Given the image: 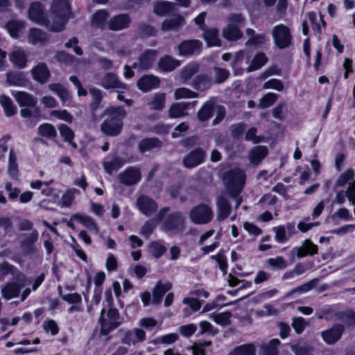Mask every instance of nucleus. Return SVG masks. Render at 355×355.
Segmentation results:
<instances>
[{
	"instance_id": "obj_1",
	"label": "nucleus",
	"mask_w": 355,
	"mask_h": 355,
	"mask_svg": "<svg viewBox=\"0 0 355 355\" xmlns=\"http://www.w3.org/2000/svg\"><path fill=\"white\" fill-rule=\"evenodd\" d=\"M71 17L69 0H53L49 8L50 31H62Z\"/></svg>"
},
{
	"instance_id": "obj_2",
	"label": "nucleus",
	"mask_w": 355,
	"mask_h": 355,
	"mask_svg": "<svg viewBox=\"0 0 355 355\" xmlns=\"http://www.w3.org/2000/svg\"><path fill=\"white\" fill-rule=\"evenodd\" d=\"M126 115L125 111L121 107H110L104 112L107 118L101 124L102 131L110 136H116L121 132L123 126L122 120Z\"/></svg>"
},
{
	"instance_id": "obj_3",
	"label": "nucleus",
	"mask_w": 355,
	"mask_h": 355,
	"mask_svg": "<svg viewBox=\"0 0 355 355\" xmlns=\"http://www.w3.org/2000/svg\"><path fill=\"white\" fill-rule=\"evenodd\" d=\"M245 180V172L239 168H235L225 174L223 182L230 195L236 196L242 191Z\"/></svg>"
},
{
	"instance_id": "obj_4",
	"label": "nucleus",
	"mask_w": 355,
	"mask_h": 355,
	"mask_svg": "<svg viewBox=\"0 0 355 355\" xmlns=\"http://www.w3.org/2000/svg\"><path fill=\"white\" fill-rule=\"evenodd\" d=\"M98 320L101 333L103 335H107L123 322V319L116 309H110L107 312L103 309Z\"/></svg>"
},
{
	"instance_id": "obj_5",
	"label": "nucleus",
	"mask_w": 355,
	"mask_h": 355,
	"mask_svg": "<svg viewBox=\"0 0 355 355\" xmlns=\"http://www.w3.org/2000/svg\"><path fill=\"white\" fill-rule=\"evenodd\" d=\"M245 19L240 14H234L227 18V24L223 30V37L230 41H235L242 37L240 28L244 26Z\"/></svg>"
},
{
	"instance_id": "obj_6",
	"label": "nucleus",
	"mask_w": 355,
	"mask_h": 355,
	"mask_svg": "<svg viewBox=\"0 0 355 355\" xmlns=\"http://www.w3.org/2000/svg\"><path fill=\"white\" fill-rule=\"evenodd\" d=\"M28 17L34 23L45 26L50 31L49 15L44 10V6L40 2L32 3L28 9Z\"/></svg>"
},
{
	"instance_id": "obj_7",
	"label": "nucleus",
	"mask_w": 355,
	"mask_h": 355,
	"mask_svg": "<svg viewBox=\"0 0 355 355\" xmlns=\"http://www.w3.org/2000/svg\"><path fill=\"white\" fill-rule=\"evenodd\" d=\"M272 36L275 45L279 49H285L291 43V34L288 26L284 24H278L272 28Z\"/></svg>"
},
{
	"instance_id": "obj_8",
	"label": "nucleus",
	"mask_w": 355,
	"mask_h": 355,
	"mask_svg": "<svg viewBox=\"0 0 355 355\" xmlns=\"http://www.w3.org/2000/svg\"><path fill=\"white\" fill-rule=\"evenodd\" d=\"M213 211L207 205H200L190 212L191 220L196 224H207L211 220Z\"/></svg>"
},
{
	"instance_id": "obj_9",
	"label": "nucleus",
	"mask_w": 355,
	"mask_h": 355,
	"mask_svg": "<svg viewBox=\"0 0 355 355\" xmlns=\"http://www.w3.org/2000/svg\"><path fill=\"white\" fill-rule=\"evenodd\" d=\"M157 57L156 50H147L139 58V62H135L132 68H138L139 70H146L150 69L154 64Z\"/></svg>"
},
{
	"instance_id": "obj_10",
	"label": "nucleus",
	"mask_w": 355,
	"mask_h": 355,
	"mask_svg": "<svg viewBox=\"0 0 355 355\" xmlns=\"http://www.w3.org/2000/svg\"><path fill=\"white\" fill-rule=\"evenodd\" d=\"M146 338V333L143 329L134 328L125 333L121 341L128 345H135L144 342Z\"/></svg>"
},
{
	"instance_id": "obj_11",
	"label": "nucleus",
	"mask_w": 355,
	"mask_h": 355,
	"mask_svg": "<svg viewBox=\"0 0 355 355\" xmlns=\"http://www.w3.org/2000/svg\"><path fill=\"white\" fill-rule=\"evenodd\" d=\"M275 233V239L277 243H284L288 241L289 237L293 234L295 230V224L288 223L284 225L274 227L272 229Z\"/></svg>"
},
{
	"instance_id": "obj_12",
	"label": "nucleus",
	"mask_w": 355,
	"mask_h": 355,
	"mask_svg": "<svg viewBox=\"0 0 355 355\" xmlns=\"http://www.w3.org/2000/svg\"><path fill=\"white\" fill-rule=\"evenodd\" d=\"M137 205L140 211L148 216L154 213L157 209V204L150 198L142 196L137 200Z\"/></svg>"
},
{
	"instance_id": "obj_13",
	"label": "nucleus",
	"mask_w": 355,
	"mask_h": 355,
	"mask_svg": "<svg viewBox=\"0 0 355 355\" xmlns=\"http://www.w3.org/2000/svg\"><path fill=\"white\" fill-rule=\"evenodd\" d=\"M205 156V151L201 148H196L184 159V164L187 168L195 167L203 162Z\"/></svg>"
},
{
	"instance_id": "obj_14",
	"label": "nucleus",
	"mask_w": 355,
	"mask_h": 355,
	"mask_svg": "<svg viewBox=\"0 0 355 355\" xmlns=\"http://www.w3.org/2000/svg\"><path fill=\"white\" fill-rule=\"evenodd\" d=\"M172 287L169 282L158 281L153 291L152 302L154 304L161 303L163 295L168 292Z\"/></svg>"
},
{
	"instance_id": "obj_15",
	"label": "nucleus",
	"mask_w": 355,
	"mask_h": 355,
	"mask_svg": "<svg viewBox=\"0 0 355 355\" xmlns=\"http://www.w3.org/2000/svg\"><path fill=\"white\" fill-rule=\"evenodd\" d=\"M184 24V19L180 15H175L166 19L162 24L161 28L164 32L173 31L179 29Z\"/></svg>"
},
{
	"instance_id": "obj_16",
	"label": "nucleus",
	"mask_w": 355,
	"mask_h": 355,
	"mask_svg": "<svg viewBox=\"0 0 355 355\" xmlns=\"http://www.w3.org/2000/svg\"><path fill=\"white\" fill-rule=\"evenodd\" d=\"M184 228V220L179 214H175L170 216L164 225V229L166 231L181 232Z\"/></svg>"
},
{
	"instance_id": "obj_17",
	"label": "nucleus",
	"mask_w": 355,
	"mask_h": 355,
	"mask_svg": "<svg viewBox=\"0 0 355 355\" xmlns=\"http://www.w3.org/2000/svg\"><path fill=\"white\" fill-rule=\"evenodd\" d=\"M202 44L198 40H190L182 42L179 45L180 54L189 55L198 53L201 49Z\"/></svg>"
},
{
	"instance_id": "obj_18",
	"label": "nucleus",
	"mask_w": 355,
	"mask_h": 355,
	"mask_svg": "<svg viewBox=\"0 0 355 355\" xmlns=\"http://www.w3.org/2000/svg\"><path fill=\"white\" fill-rule=\"evenodd\" d=\"M343 327L338 324L322 333V336L325 343L333 344L338 340L343 334Z\"/></svg>"
},
{
	"instance_id": "obj_19",
	"label": "nucleus",
	"mask_w": 355,
	"mask_h": 355,
	"mask_svg": "<svg viewBox=\"0 0 355 355\" xmlns=\"http://www.w3.org/2000/svg\"><path fill=\"white\" fill-rule=\"evenodd\" d=\"M293 251L298 257L302 258L306 255H313L317 254L318 247L310 240L306 239L300 247L294 248Z\"/></svg>"
},
{
	"instance_id": "obj_20",
	"label": "nucleus",
	"mask_w": 355,
	"mask_h": 355,
	"mask_svg": "<svg viewBox=\"0 0 355 355\" xmlns=\"http://www.w3.org/2000/svg\"><path fill=\"white\" fill-rule=\"evenodd\" d=\"M34 80L43 84L48 81L50 72L45 64L39 63L31 70Z\"/></svg>"
},
{
	"instance_id": "obj_21",
	"label": "nucleus",
	"mask_w": 355,
	"mask_h": 355,
	"mask_svg": "<svg viewBox=\"0 0 355 355\" xmlns=\"http://www.w3.org/2000/svg\"><path fill=\"white\" fill-rule=\"evenodd\" d=\"M159 79L153 75H146L137 81L138 88L143 92H148L150 89L158 87Z\"/></svg>"
},
{
	"instance_id": "obj_22",
	"label": "nucleus",
	"mask_w": 355,
	"mask_h": 355,
	"mask_svg": "<svg viewBox=\"0 0 355 355\" xmlns=\"http://www.w3.org/2000/svg\"><path fill=\"white\" fill-rule=\"evenodd\" d=\"M101 86L105 89H125V85L123 84L118 77L112 73H107L101 80Z\"/></svg>"
},
{
	"instance_id": "obj_23",
	"label": "nucleus",
	"mask_w": 355,
	"mask_h": 355,
	"mask_svg": "<svg viewBox=\"0 0 355 355\" xmlns=\"http://www.w3.org/2000/svg\"><path fill=\"white\" fill-rule=\"evenodd\" d=\"M141 175L138 169L129 168L124 173L120 174L119 178L121 182L131 185L137 183L140 180Z\"/></svg>"
},
{
	"instance_id": "obj_24",
	"label": "nucleus",
	"mask_w": 355,
	"mask_h": 355,
	"mask_svg": "<svg viewBox=\"0 0 355 355\" xmlns=\"http://www.w3.org/2000/svg\"><path fill=\"white\" fill-rule=\"evenodd\" d=\"M12 96L21 107H34L37 104V99L26 92H17Z\"/></svg>"
},
{
	"instance_id": "obj_25",
	"label": "nucleus",
	"mask_w": 355,
	"mask_h": 355,
	"mask_svg": "<svg viewBox=\"0 0 355 355\" xmlns=\"http://www.w3.org/2000/svg\"><path fill=\"white\" fill-rule=\"evenodd\" d=\"M130 18L128 15H119L114 17L108 23L111 30L119 31L128 27L130 23Z\"/></svg>"
},
{
	"instance_id": "obj_26",
	"label": "nucleus",
	"mask_w": 355,
	"mask_h": 355,
	"mask_svg": "<svg viewBox=\"0 0 355 355\" xmlns=\"http://www.w3.org/2000/svg\"><path fill=\"white\" fill-rule=\"evenodd\" d=\"M9 58L13 65L19 69H23L26 65V55L21 49H14L10 54Z\"/></svg>"
},
{
	"instance_id": "obj_27",
	"label": "nucleus",
	"mask_w": 355,
	"mask_h": 355,
	"mask_svg": "<svg viewBox=\"0 0 355 355\" xmlns=\"http://www.w3.org/2000/svg\"><path fill=\"white\" fill-rule=\"evenodd\" d=\"M168 211L167 209H163L159 211L156 217L152 220H148L140 230V234L144 236H148L153 231L158 223L163 216Z\"/></svg>"
},
{
	"instance_id": "obj_28",
	"label": "nucleus",
	"mask_w": 355,
	"mask_h": 355,
	"mask_svg": "<svg viewBox=\"0 0 355 355\" xmlns=\"http://www.w3.org/2000/svg\"><path fill=\"white\" fill-rule=\"evenodd\" d=\"M196 102L189 103H173L168 110V115L171 118H179L187 114V110L189 105L194 106Z\"/></svg>"
},
{
	"instance_id": "obj_29",
	"label": "nucleus",
	"mask_w": 355,
	"mask_h": 355,
	"mask_svg": "<svg viewBox=\"0 0 355 355\" xmlns=\"http://www.w3.org/2000/svg\"><path fill=\"white\" fill-rule=\"evenodd\" d=\"M268 154L266 146H258L254 148L249 153L248 157L251 164L258 165Z\"/></svg>"
},
{
	"instance_id": "obj_30",
	"label": "nucleus",
	"mask_w": 355,
	"mask_h": 355,
	"mask_svg": "<svg viewBox=\"0 0 355 355\" xmlns=\"http://www.w3.org/2000/svg\"><path fill=\"white\" fill-rule=\"evenodd\" d=\"M217 219L223 220L230 214L231 208L227 201L223 197H218L216 201Z\"/></svg>"
},
{
	"instance_id": "obj_31",
	"label": "nucleus",
	"mask_w": 355,
	"mask_h": 355,
	"mask_svg": "<svg viewBox=\"0 0 355 355\" xmlns=\"http://www.w3.org/2000/svg\"><path fill=\"white\" fill-rule=\"evenodd\" d=\"M179 60L173 58L170 55H165L158 62L159 68L164 71H171L180 66Z\"/></svg>"
},
{
	"instance_id": "obj_32",
	"label": "nucleus",
	"mask_w": 355,
	"mask_h": 355,
	"mask_svg": "<svg viewBox=\"0 0 355 355\" xmlns=\"http://www.w3.org/2000/svg\"><path fill=\"white\" fill-rule=\"evenodd\" d=\"M6 26L10 35L13 38L18 37L23 33L25 28L24 22L17 20L8 21Z\"/></svg>"
},
{
	"instance_id": "obj_33",
	"label": "nucleus",
	"mask_w": 355,
	"mask_h": 355,
	"mask_svg": "<svg viewBox=\"0 0 355 355\" xmlns=\"http://www.w3.org/2000/svg\"><path fill=\"white\" fill-rule=\"evenodd\" d=\"M27 38L31 44H42L46 40V34L39 28H32L28 31Z\"/></svg>"
},
{
	"instance_id": "obj_34",
	"label": "nucleus",
	"mask_w": 355,
	"mask_h": 355,
	"mask_svg": "<svg viewBox=\"0 0 355 355\" xmlns=\"http://www.w3.org/2000/svg\"><path fill=\"white\" fill-rule=\"evenodd\" d=\"M0 104L3 107L6 116L9 117L17 114V108L10 97L6 95H1Z\"/></svg>"
},
{
	"instance_id": "obj_35",
	"label": "nucleus",
	"mask_w": 355,
	"mask_h": 355,
	"mask_svg": "<svg viewBox=\"0 0 355 355\" xmlns=\"http://www.w3.org/2000/svg\"><path fill=\"white\" fill-rule=\"evenodd\" d=\"M174 4L166 1H156L153 4V12L159 16H164L173 10Z\"/></svg>"
},
{
	"instance_id": "obj_36",
	"label": "nucleus",
	"mask_w": 355,
	"mask_h": 355,
	"mask_svg": "<svg viewBox=\"0 0 355 355\" xmlns=\"http://www.w3.org/2000/svg\"><path fill=\"white\" fill-rule=\"evenodd\" d=\"M21 286L16 283H8L1 288V294L6 300L16 297L19 293Z\"/></svg>"
},
{
	"instance_id": "obj_37",
	"label": "nucleus",
	"mask_w": 355,
	"mask_h": 355,
	"mask_svg": "<svg viewBox=\"0 0 355 355\" xmlns=\"http://www.w3.org/2000/svg\"><path fill=\"white\" fill-rule=\"evenodd\" d=\"M204 40L209 46H219L220 40L218 37V30L214 28L207 30L203 34Z\"/></svg>"
},
{
	"instance_id": "obj_38",
	"label": "nucleus",
	"mask_w": 355,
	"mask_h": 355,
	"mask_svg": "<svg viewBox=\"0 0 355 355\" xmlns=\"http://www.w3.org/2000/svg\"><path fill=\"white\" fill-rule=\"evenodd\" d=\"M268 61V58L263 53L256 54L252 58L250 64L247 68V71L250 72L262 67Z\"/></svg>"
},
{
	"instance_id": "obj_39",
	"label": "nucleus",
	"mask_w": 355,
	"mask_h": 355,
	"mask_svg": "<svg viewBox=\"0 0 355 355\" xmlns=\"http://www.w3.org/2000/svg\"><path fill=\"white\" fill-rule=\"evenodd\" d=\"M37 133L40 136L48 139L55 138L57 135V131L54 126L48 123L41 124L37 128Z\"/></svg>"
},
{
	"instance_id": "obj_40",
	"label": "nucleus",
	"mask_w": 355,
	"mask_h": 355,
	"mask_svg": "<svg viewBox=\"0 0 355 355\" xmlns=\"http://www.w3.org/2000/svg\"><path fill=\"white\" fill-rule=\"evenodd\" d=\"M50 90L53 92L62 101L66 103L69 100V94L66 88L60 84H50L49 85Z\"/></svg>"
},
{
	"instance_id": "obj_41",
	"label": "nucleus",
	"mask_w": 355,
	"mask_h": 355,
	"mask_svg": "<svg viewBox=\"0 0 355 355\" xmlns=\"http://www.w3.org/2000/svg\"><path fill=\"white\" fill-rule=\"evenodd\" d=\"M78 193L79 191L75 188L67 190L60 199V205L62 207H70L75 199L76 195Z\"/></svg>"
},
{
	"instance_id": "obj_42",
	"label": "nucleus",
	"mask_w": 355,
	"mask_h": 355,
	"mask_svg": "<svg viewBox=\"0 0 355 355\" xmlns=\"http://www.w3.org/2000/svg\"><path fill=\"white\" fill-rule=\"evenodd\" d=\"M8 173L12 178H17L18 165L16 161L15 153L12 149L9 152Z\"/></svg>"
},
{
	"instance_id": "obj_43",
	"label": "nucleus",
	"mask_w": 355,
	"mask_h": 355,
	"mask_svg": "<svg viewBox=\"0 0 355 355\" xmlns=\"http://www.w3.org/2000/svg\"><path fill=\"white\" fill-rule=\"evenodd\" d=\"M58 130L60 131V135L64 138V139L68 142L69 144L71 145L73 148H76L77 145L75 142L73 141L74 134L71 129L67 125L62 124L59 126Z\"/></svg>"
},
{
	"instance_id": "obj_44",
	"label": "nucleus",
	"mask_w": 355,
	"mask_h": 355,
	"mask_svg": "<svg viewBox=\"0 0 355 355\" xmlns=\"http://www.w3.org/2000/svg\"><path fill=\"white\" fill-rule=\"evenodd\" d=\"M148 251L155 258H159L165 252L166 248L162 243L154 241L149 244Z\"/></svg>"
},
{
	"instance_id": "obj_45",
	"label": "nucleus",
	"mask_w": 355,
	"mask_h": 355,
	"mask_svg": "<svg viewBox=\"0 0 355 355\" xmlns=\"http://www.w3.org/2000/svg\"><path fill=\"white\" fill-rule=\"evenodd\" d=\"M232 314L229 311H225L217 314H211L210 318L218 324L227 326L230 324Z\"/></svg>"
},
{
	"instance_id": "obj_46",
	"label": "nucleus",
	"mask_w": 355,
	"mask_h": 355,
	"mask_svg": "<svg viewBox=\"0 0 355 355\" xmlns=\"http://www.w3.org/2000/svg\"><path fill=\"white\" fill-rule=\"evenodd\" d=\"M307 18L309 23L312 26L313 29L317 30L318 31H320L321 26H324L325 23L323 21V19L320 15L319 18L318 19V15L315 12H309L307 14Z\"/></svg>"
},
{
	"instance_id": "obj_47",
	"label": "nucleus",
	"mask_w": 355,
	"mask_h": 355,
	"mask_svg": "<svg viewBox=\"0 0 355 355\" xmlns=\"http://www.w3.org/2000/svg\"><path fill=\"white\" fill-rule=\"evenodd\" d=\"M166 95L164 93H157L154 95L152 101L150 103L152 110H162L165 105Z\"/></svg>"
},
{
	"instance_id": "obj_48",
	"label": "nucleus",
	"mask_w": 355,
	"mask_h": 355,
	"mask_svg": "<svg viewBox=\"0 0 355 355\" xmlns=\"http://www.w3.org/2000/svg\"><path fill=\"white\" fill-rule=\"evenodd\" d=\"M159 146V141L155 138H149L143 139L139 144V150L141 152L148 151Z\"/></svg>"
},
{
	"instance_id": "obj_49",
	"label": "nucleus",
	"mask_w": 355,
	"mask_h": 355,
	"mask_svg": "<svg viewBox=\"0 0 355 355\" xmlns=\"http://www.w3.org/2000/svg\"><path fill=\"white\" fill-rule=\"evenodd\" d=\"M278 96L272 92H269L264 95L259 101V107L264 109L270 107L277 100Z\"/></svg>"
},
{
	"instance_id": "obj_50",
	"label": "nucleus",
	"mask_w": 355,
	"mask_h": 355,
	"mask_svg": "<svg viewBox=\"0 0 355 355\" xmlns=\"http://www.w3.org/2000/svg\"><path fill=\"white\" fill-rule=\"evenodd\" d=\"M175 98L176 100L182 98H193L198 96V94L185 87H180L175 91Z\"/></svg>"
},
{
	"instance_id": "obj_51",
	"label": "nucleus",
	"mask_w": 355,
	"mask_h": 355,
	"mask_svg": "<svg viewBox=\"0 0 355 355\" xmlns=\"http://www.w3.org/2000/svg\"><path fill=\"white\" fill-rule=\"evenodd\" d=\"M280 341L278 339H272L268 344L261 346L265 355H277V346Z\"/></svg>"
},
{
	"instance_id": "obj_52",
	"label": "nucleus",
	"mask_w": 355,
	"mask_h": 355,
	"mask_svg": "<svg viewBox=\"0 0 355 355\" xmlns=\"http://www.w3.org/2000/svg\"><path fill=\"white\" fill-rule=\"evenodd\" d=\"M125 164V162L119 157L114 158L112 162H104V168L108 173H112L114 171L117 170Z\"/></svg>"
},
{
	"instance_id": "obj_53",
	"label": "nucleus",
	"mask_w": 355,
	"mask_h": 355,
	"mask_svg": "<svg viewBox=\"0 0 355 355\" xmlns=\"http://www.w3.org/2000/svg\"><path fill=\"white\" fill-rule=\"evenodd\" d=\"M284 86L282 80L276 78H271L263 85V89H275L278 92H281L284 89Z\"/></svg>"
},
{
	"instance_id": "obj_54",
	"label": "nucleus",
	"mask_w": 355,
	"mask_h": 355,
	"mask_svg": "<svg viewBox=\"0 0 355 355\" xmlns=\"http://www.w3.org/2000/svg\"><path fill=\"white\" fill-rule=\"evenodd\" d=\"M355 178V172L354 170L348 169L342 173L336 181V185L343 187L349 180H354Z\"/></svg>"
},
{
	"instance_id": "obj_55",
	"label": "nucleus",
	"mask_w": 355,
	"mask_h": 355,
	"mask_svg": "<svg viewBox=\"0 0 355 355\" xmlns=\"http://www.w3.org/2000/svg\"><path fill=\"white\" fill-rule=\"evenodd\" d=\"M197 65L194 64H188L184 67L180 72V78L183 81L189 80L197 71Z\"/></svg>"
},
{
	"instance_id": "obj_56",
	"label": "nucleus",
	"mask_w": 355,
	"mask_h": 355,
	"mask_svg": "<svg viewBox=\"0 0 355 355\" xmlns=\"http://www.w3.org/2000/svg\"><path fill=\"white\" fill-rule=\"evenodd\" d=\"M214 106L211 103H206L198 113V119L204 121L209 119L213 111Z\"/></svg>"
},
{
	"instance_id": "obj_57",
	"label": "nucleus",
	"mask_w": 355,
	"mask_h": 355,
	"mask_svg": "<svg viewBox=\"0 0 355 355\" xmlns=\"http://www.w3.org/2000/svg\"><path fill=\"white\" fill-rule=\"evenodd\" d=\"M107 15H108L105 10H99L94 15L92 18V24L95 26H103L107 18Z\"/></svg>"
},
{
	"instance_id": "obj_58",
	"label": "nucleus",
	"mask_w": 355,
	"mask_h": 355,
	"mask_svg": "<svg viewBox=\"0 0 355 355\" xmlns=\"http://www.w3.org/2000/svg\"><path fill=\"white\" fill-rule=\"evenodd\" d=\"M255 347L253 345H244L234 351V355H254Z\"/></svg>"
},
{
	"instance_id": "obj_59",
	"label": "nucleus",
	"mask_w": 355,
	"mask_h": 355,
	"mask_svg": "<svg viewBox=\"0 0 355 355\" xmlns=\"http://www.w3.org/2000/svg\"><path fill=\"white\" fill-rule=\"evenodd\" d=\"M179 338V336L176 333H171L162 336L157 338V343H162L164 345H171L176 342Z\"/></svg>"
},
{
	"instance_id": "obj_60",
	"label": "nucleus",
	"mask_w": 355,
	"mask_h": 355,
	"mask_svg": "<svg viewBox=\"0 0 355 355\" xmlns=\"http://www.w3.org/2000/svg\"><path fill=\"white\" fill-rule=\"evenodd\" d=\"M50 115L68 123H71L73 119L72 116L66 110H53L51 112Z\"/></svg>"
},
{
	"instance_id": "obj_61",
	"label": "nucleus",
	"mask_w": 355,
	"mask_h": 355,
	"mask_svg": "<svg viewBox=\"0 0 355 355\" xmlns=\"http://www.w3.org/2000/svg\"><path fill=\"white\" fill-rule=\"evenodd\" d=\"M268 264L276 269H284L286 267V261L282 257H277L275 258H270L268 260Z\"/></svg>"
},
{
	"instance_id": "obj_62",
	"label": "nucleus",
	"mask_w": 355,
	"mask_h": 355,
	"mask_svg": "<svg viewBox=\"0 0 355 355\" xmlns=\"http://www.w3.org/2000/svg\"><path fill=\"white\" fill-rule=\"evenodd\" d=\"M313 283L312 282H308V283L304 284L292 290L291 291L287 293L285 295L284 298L288 297L292 294H294L295 293H306V292L309 291L310 290H311L313 288Z\"/></svg>"
},
{
	"instance_id": "obj_63",
	"label": "nucleus",
	"mask_w": 355,
	"mask_h": 355,
	"mask_svg": "<svg viewBox=\"0 0 355 355\" xmlns=\"http://www.w3.org/2000/svg\"><path fill=\"white\" fill-rule=\"evenodd\" d=\"M197 327L194 324L182 325L179 327L180 333L184 337L191 336L196 331Z\"/></svg>"
},
{
	"instance_id": "obj_64",
	"label": "nucleus",
	"mask_w": 355,
	"mask_h": 355,
	"mask_svg": "<svg viewBox=\"0 0 355 355\" xmlns=\"http://www.w3.org/2000/svg\"><path fill=\"white\" fill-rule=\"evenodd\" d=\"M215 72V82L217 83H220L225 80L230 75V73L228 71L216 67L214 69Z\"/></svg>"
}]
</instances>
